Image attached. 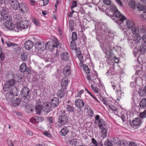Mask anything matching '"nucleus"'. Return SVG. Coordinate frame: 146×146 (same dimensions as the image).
<instances>
[{
    "label": "nucleus",
    "instance_id": "nucleus-56",
    "mask_svg": "<svg viewBox=\"0 0 146 146\" xmlns=\"http://www.w3.org/2000/svg\"><path fill=\"white\" fill-rule=\"evenodd\" d=\"M77 6V2L76 1H74L72 3V5L71 7V9H72L73 8Z\"/></svg>",
    "mask_w": 146,
    "mask_h": 146
},
{
    "label": "nucleus",
    "instance_id": "nucleus-16",
    "mask_svg": "<svg viewBox=\"0 0 146 146\" xmlns=\"http://www.w3.org/2000/svg\"><path fill=\"white\" fill-rule=\"evenodd\" d=\"M63 74L65 76H68L70 74V68L68 65L66 66L63 70Z\"/></svg>",
    "mask_w": 146,
    "mask_h": 146
},
{
    "label": "nucleus",
    "instance_id": "nucleus-7",
    "mask_svg": "<svg viewBox=\"0 0 146 146\" xmlns=\"http://www.w3.org/2000/svg\"><path fill=\"white\" fill-rule=\"evenodd\" d=\"M8 3L10 5V7L12 9L15 10H18L19 9L20 4L17 0H12Z\"/></svg>",
    "mask_w": 146,
    "mask_h": 146
},
{
    "label": "nucleus",
    "instance_id": "nucleus-15",
    "mask_svg": "<svg viewBox=\"0 0 146 146\" xmlns=\"http://www.w3.org/2000/svg\"><path fill=\"white\" fill-rule=\"evenodd\" d=\"M33 46V43L30 40H27L25 43L24 46L27 50H30Z\"/></svg>",
    "mask_w": 146,
    "mask_h": 146
},
{
    "label": "nucleus",
    "instance_id": "nucleus-49",
    "mask_svg": "<svg viewBox=\"0 0 146 146\" xmlns=\"http://www.w3.org/2000/svg\"><path fill=\"white\" fill-rule=\"evenodd\" d=\"M120 139L117 137H115L113 138L111 141L113 142L115 144H116V145H118V143L119 142Z\"/></svg>",
    "mask_w": 146,
    "mask_h": 146
},
{
    "label": "nucleus",
    "instance_id": "nucleus-55",
    "mask_svg": "<svg viewBox=\"0 0 146 146\" xmlns=\"http://www.w3.org/2000/svg\"><path fill=\"white\" fill-rule=\"evenodd\" d=\"M30 120L31 122L33 123H34L38 122V121H37L36 117L34 118H31L30 119Z\"/></svg>",
    "mask_w": 146,
    "mask_h": 146
},
{
    "label": "nucleus",
    "instance_id": "nucleus-30",
    "mask_svg": "<svg viewBox=\"0 0 146 146\" xmlns=\"http://www.w3.org/2000/svg\"><path fill=\"white\" fill-rule=\"evenodd\" d=\"M68 84V80L66 78L62 79L61 83V86L63 88H64Z\"/></svg>",
    "mask_w": 146,
    "mask_h": 146
},
{
    "label": "nucleus",
    "instance_id": "nucleus-13",
    "mask_svg": "<svg viewBox=\"0 0 146 146\" xmlns=\"http://www.w3.org/2000/svg\"><path fill=\"white\" fill-rule=\"evenodd\" d=\"M75 104L76 106L79 109H81L84 105V101L80 99H78L75 101Z\"/></svg>",
    "mask_w": 146,
    "mask_h": 146
},
{
    "label": "nucleus",
    "instance_id": "nucleus-52",
    "mask_svg": "<svg viewBox=\"0 0 146 146\" xmlns=\"http://www.w3.org/2000/svg\"><path fill=\"white\" fill-rule=\"evenodd\" d=\"M33 22L36 25H39V21L36 19L33 18L32 19Z\"/></svg>",
    "mask_w": 146,
    "mask_h": 146
},
{
    "label": "nucleus",
    "instance_id": "nucleus-5",
    "mask_svg": "<svg viewBox=\"0 0 146 146\" xmlns=\"http://www.w3.org/2000/svg\"><path fill=\"white\" fill-rule=\"evenodd\" d=\"M30 92V89L27 87L26 86L24 87L21 90V96L24 98L29 100L31 98V95Z\"/></svg>",
    "mask_w": 146,
    "mask_h": 146
},
{
    "label": "nucleus",
    "instance_id": "nucleus-20",
    "mask_svg": "<svg viewBox=\"0 0 146 146\" xmlns=\"http://www.w3.org/2000/svg\"><path fill=\"white\" fill-rule=\"evenodd\" d=\"M69 129L67 127H64L60 131V134L61 136H65L68 133Z\"/></svg>",
    "mask_w": 146,
    "mask_h": 146
},
{
    "label": "nucleus",
    "instance_id": "nucleus-39",
    "mask_svg": "<svg viewBox=\"0 0 146 146\" xmlns=\"http://www.w3.org/2000/svg\"><path fill=\"white\" fill-rule=\"evenodd\" d=\"M91 86L92 89L96 94H98L100 92V90L98 88L97 86L94 87L93 85H91Z\"/></svg>",
    "mask_w": 146,
    "mask_h": 146
},
{
    "label": "nucleus",
    "instance_id": "nucleus-21",
    "mask_svg": "<svg viewBox=\"0 0 146 146\" xmlns=\"http://www.w3.org/2000/svg\"><path fill=\"white\" fill-rule=\"evenodd\" d=\"M133 40L135 42V43H138L141 39V37L139 34L133 35Z\"/></svg>",
    "mask_w": 146,
    "mask_h": 146
},
{
    "label": "nucleus",
    "instance_id": "nucleus-45",
    "mask_svg": "<svg viewBox=\"0 0 146 146\" xmlns=\"http://www.w3.org/2000/svg\"><path fill=\"white\" fill-rule=\"evenodd\" d=\"M139 117L141 119L145 118L146 117V110L140 114Z\"/></svg>",
    "mask_w": 146,
    "mask_h": 146
},
{
    "label": "nucleus",
    "instance_id": "nucleus-46",
    "mask_svg": "<svg viewBox=\"0 0 146 146\" xmlns=\"http://www.w3.org/2000/svg\"><path fill=\"white\" fill-rule=\"evenodd\" d=\"M108 107L111 110L113 111H116L117 110V108L112 105H110Z\"/></svg>",
    "mask_w": 146,
    "mask_h": 146
},
{
    "label": "nucleus",
    "instance_id": "nucleus-38",
    "mask_svg": "<svg viewBox=\"0 0 146 146\" xmlns=\"http://www.w3.org/2000/svg\"><path fill=\"white\" fill-rule=\"evenodd\" d=\"M139 94L141 96H144L146 94V90L144 88L140 90L139 92Z\"/></svg>",
    "mask_w": 146,
    "mask_h": 146
},
{
    "label": "nucleus",
    "instance_id": "nucleus-36",
    "mask_svg": "<svg viewBox=\"0 0 146 146\" xmlns=\"http://www.w3.org/2000/svg\"><path fill=\"white\" fill-rule=\"evenodd\" d=\"M101 129H102V131L101 132L102 136L103 138H105L107 136V130L105 128Z\"/></svg>",
    "mask_w": 146,
    "mask_h": 146
},
{
    "label": "nucleus",
    "instance_id": "nucleus-57",
    "mask_svg": "<svg viewBox=\"0 0 146 146\" xmlns=\"http://www.w3.org/2000/svg\"><path fill=\"white\" fill-rule=\"evenodd\" d=\"M30 5L32 6H35L37 4V3L34 0H30Z\"/></svg>",
    "mask_w": 146,
    "mask_h": 146
},
{
    "label": "nucleus",
    "instance_id": "nucleus-50",
    "mask_svg": "<svg viewBox=\"0 0 146 146\" xmlns=\"http://www.w3.org/2000/svg\"><path fill=\"white\" fill-rule=\"evenodd\" d=\"M140 31L142 33H145L146 32V28L144 26H141L139 27Z\"/></svg>",
    "mask_w": 146,
    "mask_h": 146
},
{
    "label": "nucleus",
    "instance_id": "nucleus-23",
    "mask_svg": "<svg viewBox=\"0 0 146 146\" xmlns=\"http://www.w3.org/2000/svg\"><path fill=\"white\" fill-rule=\"evenodd\" d=\"M61 56L62 59L64 61L68 60L69 57V54L66 52H64L61 54Z\"/></svg>",
    "mask_w": 146,
    "mask_h": 146
},
{
    "label": "nucleus",
    "instance_id": "nucleus-54",
    "mask_svg": "<svg viewBox=\"0 0 146 146\" xmlns=\"http://www.w3.org/2000/svg\"><path fill=\"white\" fill-rule=\"evenodd\" d=\"M92 141L94 146H98V143L94 138L92 139Z\"/></svg>",
    "mask_w": 146,
    "mask_h": 146
},
{
    "label": "nucleus",
    "instance_id": "nucleus-11",
    "mask_svg": "<svg viewBox=\"0 0 146 146\" xmlns=\"http://www.w3.org/2000/svg\"><path fill=\"white\" fill-rule=\"evenodd\" d=\"M50 103L48 102H44L42 106V110L46 113H48L51 110V108L50 106Z\"/></svg>",
    "mask_w": 146,
    "mask_h": 146
},
{
    "label": "nucleus",
    "instance_id": "nucleus-28",
    "mask_svg": "<svg viewBox=\"0 0 146 146\" xmlns=\"http://www.w3.org/2000/svg\"><path fill=\"white\" fill-rule=\"evenodd\" d=\"M140 107L141 108H144L146 107V99L143 98L139 103Z\"/></svg>",
    "mask_w": 146,
    "mask_h": 146
},
{
    "label": "nucleus",
    "instance_id": "nucleus-35",
    "mask_svg": "<svg viewBox=\"0 0 146 146\" xmlns=\"http://www.w3.org/2000/svg\"><path fill=\"white\" fill-rule=\"evenodd\" d=\"M132 31L134 35L139 34L138 33L139 31V28L135 26L132 29Z\"/></svg>",
    "mask_w": 146,
    "mask_h": 146
},
{
    "label": "nucleus",
    "instance_id": "nucleus-19",
    "mask_svg": "<svg viewBox=\"0 0 146 146\" xmlns=\"http://www.w3.org/2000/svg\"><path fill=\"white\" fill-rule=\"evenodd\" d=\"M126 25L128 28H132L135 26L134 22L131 20H127L126 21Z\"/></svg>",
    "mask_w": 146,
    "mask_h": 146
},
{
    "label": "nucleus",
    "instance_id": "nucleus-27",
    "mask_svg": "<svg viewBox=\"0 0 146 146\" xmlns=\"http://www.w3.org/2000/svg\"><path fill=\"white\" fill-rule=\"evenodd\" d=\"M98 125L100 128L102 129L104 128L103 127L105 126L106 123L102 119H100L98 121Z\"/></svg>",
    "mask_w": 146,
    "mask_h": 146
},
{
    "label": "nucleus",
    "instance_id": "nucleus-61",
    "mask_svg": "<svg viewBox=\"0 0 146 146\" xmlns=\"http://www.w3.org/2000/svg\"><path fill=\"white\" fill-rule=\"evenodd\" d=\"M75 50H76L77 56L80 55V54H81V52L79 48H76V49H75Z\"/></svg>",
    "mask_w": 146,
    "mask_h": 146
},
{
    "label": "nucleus",
    "instance_id": "nucleus-17",
    "mask_svg": "<svg viewBox=\"0 0 146 146\" xmlns=\"http://www.w3.org/2000/svg\"><path fill=\"white\" fill-rule=\"evenodd\" d=\"M21 100L19 98H17L14 101L10 103L9 104L13 107H16L19 105Z\"/></svg>",
    "mask_w": 146,
    "mask_h": 146
},
{
    "label": "nucleus",
    "instance_id": "nucleus-10",
    "mask_svg": "<svg viewBox=\"0 0 146 146\" xmlns=\"http://www.w3.org/2000/svg\"><path fill=\"white\" fill-rule=\"evenodd\" d=\"M19 9L22 13H27L29 10V6L25 3H20Z\"/></svg>",
    "mask_w": 146,
    "mask_h": 146
},
{
    "label": "nucleus",
    "instance_id": "nucleus-48",
    "mask_svg": "<svg viewBox=\"0 0 146 146\" xmlns=\"http://www.w3.org/2000/svg\"><path fill=\"white\" fill-rule=\"evenodd\" d=\"M6 44L9 47H13L17 46V44L14 42H6Z\"/></svg>",
    "mask_w": 146,
    "mask_h": 146
},
{
    "label": "nucleus",
    "instance_id": "nucleus-6",
    "mask_svg": "<svg viewBox=\"0 0 146 146\" xmlns=\"http://www.w3.org/2000/svg\"><path fill=\"white\" fill-rule=\"evenodd\" d=\"M5 27L10 30H13L15 31V28H17V25H14L10 20H6L5 23Z\"/></svg>",
    "mask_w": 146,
    "mask_h": 146
},
{
    "label": "nucleus",
    "instance_id": "nucleus-37",
    "mask_svg": "<svg viewBox=\"0 0 146 146\" xmlns=\"http://www.w3.org/2000/svg\"><path fill=\"white\" fill-rule=\"evenodd\" d=\"M15 80L12 79L10 80L7 81V84L9 85V86L11 87H14V86H13L15 84Z\"/></svg>",
    "mask_w": 146,
    "mask_h": 146
},
{
    "label": "nucleus",
    "instance_id": "nucleus-59",
    "mask_svg": "<svg viewBox=\"0 0 146 146\" xmlns=\"http://www.w3.org/2000/svg\"><path fill=\"white\" fill-rule=\"evenodd\" d=\"M129 146H137V144L135 142L131 141L129 142Z\"/></svg>",
    "mask_w": 146,
    "mask_h": 146
},
{
    "label": "nucleus",
    "instance_id": "nucleus-33",
    "mask_svg": "<svg viewBox=\"0 0 146 146\" xmlns=\"http://www.w3.org/2000/svg\"><path fill=\"white\" fill-rule=\"evenodd\" d=\"M65 94V92L63 90H60L58 91L57 95L58 97L61 98L64 96Z\"/></svg>",
    "mask_w": 146,
    "mask_h": 146
},
{
    "label": "nucleus",
    "instance_id": "nucleus-32",
    "mask_svg": "<svg viewBox=\"0 0 146 146\" xmlns=\"http://www.w3.org/2000/svg\"><path fill=\"white\" fill-rule=\"evenodd\" d=\"M3 15H2L3 18V20H9V18L8 15L7 14V12L3 9Z\"/></svg>",
    "mask_w": 146,
    "mask_h": 146
},
{
    "label": "nucleus",
    "instance_id": "nucleus-26",
    "mask_svg": "<svg viewBox=\"0 0 146 146\" xmlns=\"http://www.w3.org/2000/svg\"><path fill=\"white\" fill-rule=\"evenodd\" d=\"M66 109L67 111L69 113L74 112V111L75 108L74 107L70 105L66 106Z\"/></svg>",
    "mask_w": 146,
    "mask_h": 146
},
{
    "label": "nucleus",
    "instance_id": "nucleus-2",
    "mask_svg": "<svg viewBox=\"0 0 146 146\" xmlns=\"http://www.w3.org/2000/svg\"><path fill=\"white\" fill-rule=\"evenodd\" d=\"M12 90L8 91L5 94V98L10 104L15 99V96H18V90L16 87H13Z\"/></svg>",
    "mask_w": 146,
    "mask_h": 146
},
{
    "label": "nucleus",
    "instance_id": "nucleus-58",
    "mask_svg": "<svg viewBox=\"0 0 146 146\" xmlns=\"http://www.w3.org/2000/svg\"><path fill=\"white\" fill-rule=\"evenodd\" d=\"M103 1L105 4L108 5H111V3L110 0H103Z\"/></svg>",
    "mask_w": 146,
    "mask_h": 146
},
{
    "label": "nucleus",
    "instance_id": "nucleus-3",
    "mask_svg": "<svg viewBox=\"0 0 146 146\" xmlns=\"http://www.w3.org/2000/svg\"><path fill=\"white\" fill-rule=\"evenodd\" d=\"M29 25L27 20L23 19L21 21L19 24L17 25V28H15V31L19 32L22 30L28 31Z\"/></svg>",
    "mask_w": 146,
    "mask_h": 146
},
{
    "label": "nucleus",
    "instance_id": "nucleus-44",
    "mask_svg": "<svg viewBox=\"0 0 146 146\" xmlns=\"http://www.w3.org/2000/svg\"><path fill=\"white\" fill-rule=\"evenodd\" d=\"M77 39V36L76 33V32H73L72 34V41H75Z\"/></svg>",
    "mask_w": 146,
    "mask_h": 146
},
{
    "label": "nucleus",
    "instance_id": "nucleus-25",
    "mask_svg": "<svg viewBox=\"0 0 146 146\" xmlns=\"http://www.w3.org/2000/svg\"><path fill=\"white\" fill-rule=\"evenodd\" d=\"M142 122L141 121L140 119L139 118H135V119L133 120L132 121L133 124L135 126L139 125Z\"/></svg>",
    "mask_w": 146,
    "mask_h": 146
},
{
    "label": "nucleus",
    "instance_id": "nucleus-42",
    "mask_svg": "<svg viewBox=\"0 0 146 146\" xmlns=\"http://www.w3.org/2000/svg\"><path fill=\"white\" fill-rule=\"evenodd\" d=\"M21 58L24 61L26 60L28 58L27 54L26 53H22L21 55Z\"/></svg>",
    "mask_w": 146,
    "mask_h": 146
},
{
    "label": "nucleus",
    "instance_id": "nucleus-14",
    "mask_svg": "<svg viewBox=\"0 0 146 146\" xmlns=\"http://www.w3.org/2000/svg\"><path fill=\"white\" fill-rule=\"evenodd\" d=\"M59 103L58 99L55 97H53L51 100V105L53 108H56L59 105Z\"/></svg>",
    "mask_w": 146,
    "mask_h": 146
},
{
    "label": "nucleus",
    "instance_id": "nucleus-64",
    "mask_svg": "<svg viewBox=\"0 0 146 146\" xmlns=\"http://www.w3.org/2000/svg\"><path fill=\"white\" fill-rule=\"evenodd\" d=\"M142 38L143 42L146 44V34L143 35Z\"/></svg>",
    "mask_w": 146,
    "mask_h": 146
},
{
    "label": "nucleus",
    "instance_id": "nucleus-34",
    "mask_svg": "<svg viewBox=\"0 0 146 146\" xmlns=\"http://www.w3.org/2000/svg\"><path fill=\"white\" fill-rule=\"evenodd\" d=\"M102 102L106 106L109 107L111 104V101L110 100H107L106 99L103 98Z\"/></svg>",
    "mask_w": 146,
    "mask_h": 146
},
{
    "label": "nucleus",
    "instance_id": "nucleus-51",
    "mask_svg": "<svg viewBox=\"0 0 146 146\" xmlns=\"http://www.w3.org/2000/svg\"><path fill=\"white\" fill-rule=\"evenodd\" d=\"M77 56L80 60V63L82 64L84 62L83 55L81 54Z\"/></svg>",
    "mask_w": 146,
    "mask_h": 146
},
{
    "label": "nucleus",
    "instance_id": "nucleus-47",
    "mask_svg": "<svg viewBox=\"0 0 146 146\" xmlns=\"http://www.w3.org/2000/svg\"><path fill=\"white\" fill-rule=\"evenodd\" d=\"M129 6L132 8H134L135 7V3L134 1H131L129 2Z\"/></svg>",
    "mask_w": 146,
    "mask_h": 146
},
{
    "label": "nucleus",
    "instance_id": "nucleus-24",
    "mask_svg": "<svg viewBox=\"0 0 146 146\" xmlns=\"http://www.w3.org/2000/svg\"><path fill=\"white\" fill-rule=\"evenodd\" d=\"M137 7L139 11H143L144 12L146 11V6H145L139 3L137 4Z\"/></svg>",
    "mask_w": 146,
    "mask_h": 146
},
{
    "label": "nucleus",
    "instance_id": "nucleus-8",
    "mask_svg": "<svg viewBox=\"0 0 146 146\" xmlns=\"http://www.w3.org/2000/svg\"><path fill=\"white\" fill-rule=\"evenodd\" d=\"M35 47L38 50H43L46 47V46L45 44L42 41L37 42L35 44Z\"/></svg>",
    "mask_w": 146,
    "mask_h": 146
},
{
    "label": "nucleus",
    "instance_id": "nucleus-9",
    "mask_svg": "<svg viewBox=\"0 0 146 146\" xmlns=\"http://www.w3.org/2000/svg\"><path fill=\"white\" fill-rule=\"evenodd\" d=\"M136 49L134 48V52H133V54L135 56H136L139 55H141L144 53L145 50L146 48L143 45L141 46L137 50V52H135Z\"/></svg>",
    "mask_w": 146,
    "mask_h": 146
},
{
    "label": "nucleus",
    "instance_id": "nucleus-29",
    "mask_svg": "<svg viewBox=\"0 0 146 146\" xmlns=\"http://www.w3.org/2000/svg\"><path fill=\"white\" fill-rule=\"evenodd\" d=\"M103 51L106 54L107 56L110 55L111 53V49L109 47H107L104 48L103 49Z\"/></svg>",
    "mask_w": 146,
    "mask_h": 146
},
{
    "label": "nucleus",
    "instance_id": "nucleus-31",
    "mask_svg": "<svg viewBox=\"0 0 146 146\" xmlns=\"http://www.w3.org/2000/svg\"><path fill=\"white\" fill-rule=\"evenodd\" d=\"M13 87H11L7 83L3 86V90L4 91H7L8 92V91H10L11 90H12L13 88Z\"/></svg>",
    "mask_w": 146,
    "mask_h": 146
},
{
    "label": "nucleus",
    "instance_id": "nucleus-41",
    "mask_svg": "<svg viewBox=\"0 0 146 146\" xmlns=\"http://www.w3.org/2000/svg\"><path fill=\"white\" fill-rule=\"evenodd\" d=\"M77 143V141L76 139H73L69 141L68 142V143L71 145H75Z\"/></svg>",
    "mask_w": 146,
    "mask_h": 146
},
{
    "label": "nucleus",
    "instance_id": "nucleus-1",
    "mask_svg": "<svg viewBox=\"0 0 146 146\" xmlns=\"http://www.w3.org/2000/svg\"><path fill=\"white\" fill-rule=\"evenodd\" d=\"M110 9L113 12V15L111 13L112 12L110 11L107 10L106 12V14L116 23L120 25L123 23V21L126 19L125 17L123 15H122L121 13L117 9L115 5H112L110 6Z\"/></svg>",
    "mask_w": 146,
    "mask_h": 146
},
{
    "label": "nucleus",
    "instance_id": "nucleus-62",
    "mask_svg": "<svg viewBox=\"0 0 146 146\" xmlns=\"http://www.w3.org/2000/svg\"><path fill=\"white\" fill-rule=\"evenodd\" d=\"M125 145V142L124 141L119 140V142L118 143V145Z\"/></svg>",
    "mask_w": 146,
    "mask_h": 146
},
{
    "label": "nucleus",
    "instance_id": "nucleus-22",
    "mask_svg": "<svg viewBox=\"0 0 146 146\" xmlns=\"http://www.w3.org/2000/svg\"><path fill=\"white\" fill-rule=\"evenodd\" d=\"M35 110L36 113L38 115H40L42 110V106L38 104H36L35 105Z\"/></svg>",
    "mask_w": 146,
    "mask_h": 146
},
{
    "label": "nucleus",
    "instance_id": "nucleus-12",
    "mask_svg": "<svg viewBox=\"0 0 146 146\" xmlns=\"http://www.w3.org/2000/svg\"><path fill=\"white\" fill-rule=\"evenodd\" d=\"M20 70L22 72H26L27 74H30L31 72L30 69L29 68H27L26 65L24 63H23L20 65Z\"/></svg>",
    "mask_w": 146,
    "mask_h": 146
},
{
    "label": "nucleus",
    "instance_id": "nucleus-40",
    "mask_svg": "<svg viewBox=\"0 0 146 146\" xmlns=\"http://www.w3.org/2000/svg\"><path fill=\"white\" fill-rule=\"evenodd\" d=\"M70 47L73 50H75L76 48V43L74 41H71L70 42Z\"/></svg>",
    "mask_w": 146,
    "mask_h": 146
},
{
    "label": "nucleus",
    "instance_id": "nucleus-60",
    "mask_svg": "<svg viewBox=\"0 0 146 146\" xmlns=\"http://www.w3.org/2000/svg\"><path fill=\"white\" fill-rule=\"evenodd\" d=\"M5 55L3 53H1L0 54V58H1V60H3L5 59Z\"/></svg>",
    "mask_w": 146,
    "mask_h": 146
},
{
    "label": "nucleus",
    "instance_id": "nucleus-53",
    "mask_svg": "<svg viewBox=\"0 0 146 146\" xmlns=\"http://www.w3.org/2000/svg\"><path fill=\"white\" fill-rule=\"evenodd\" d=\"M104 145V146H112V144L110 141L107 140L105 142Z\"/></svg>",
    "mask_w": 146,
    "mask_h": 146
},
{
    "label": "nucleus",
    "instance_id": "nucleus-4",
    "mask_svg": "<svg viewBox=\"0 0 146 146\" xmlns=\"http://www.w3.org/2000/svg\"><path fill=\"white\" fill-rule=\"evenodd\" d=\"M68 117L66 115L62 114L59 116L58 122L59 123L58 126L60 127L68 123Z\"/></svg>",
    "mask_w": 146,
    "mask_h": 146
},
{
    "label": "nucleus",
    "instance_id": "nucleus-63",
    "mask_svg": "<svg viewBox=\"0 0 146 146\" xmlns=\"http://www.w3.org/2000/svg\"><path fill=\"white\" fill-rule=\"evenodd\" d=\"M48 120L49 123H52L53 122V118L52 117H49L48 119Z\"/></svg>",
    "mask_w": 146,
    "mask_h": 146
},
{
    "label": "nucleus",
    "instance_id": "nucleus-18",
    "mask_svg": "<svg viewBox=\"0 0 146 146\" xmlns=\"http://www.w3.org/2000/svg\"><path fill=\"white\" fill-rule=\"evenodd\" d=\"M59 44V43L58 40H55L53 42L50 43L49 48L52 50L54 48H57Z\"/></svg>",
    "mask_w": 146,
    "mask_h": 146
},
{
    "label": "nucleus",
    "instance_id": "nucleus-43",
    "mask_svg": "<svg viewBox=\"0 0 146 146\" xmlns=\"http://www.w3.org/2000/svg\"><path fill=\"white\" fill-rule=\"evenodd\" d=\"M74 23L73 20H70L69 22V28L70 30L72 31L73 30Z\"/></svg>",
    "mask_w": 146,
    "mask_h": 146
}]
</instances>
